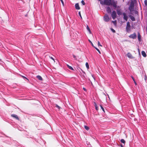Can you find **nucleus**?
<instances>
[{"label":"nucleus","instance_id":"1","mask_svg":"<svg viewBox=\"0 0 147 147\" xmlns=\"http://www.w3.org/2000/svg\"><path fill=\"white\" fill-rule=\"evenodd\" d=\"M134 1L133 0H131V1L130 2L129 4V2H128L127 4V5H129V8L128 9H134V1L136 0H134Z\"/></svg>","mask_w":147,"mask_h":147},{"label":"nucleus","instance_id":"36","mask_svg":"<svg viewBox=\"0 0 147 147\" xmlns=\"http://www.w3.org/2000/svg\"><path fill=\"white\" fill-rule=\"evenodd\" d=\"M22 77L24 78H25L28 80V79L26 77H25L24 76H22Z\"/></svg>","mask_w":147,"mask_h":147},{"label":"nucleus","instance_id":"14","mask_svg":"<svg viewBox=\"0 0 147 147\" xmlns=\"http://www.w3.org/2000/svg\"><path fill=\"white\" fill-rule=\"evenodd\" d=\"M142 55L144 57H146V55L144 51H142Z\"/></svg>","mask_w":147,"mask_h":147},{"label":"nucleus","instance_id":"38","mask_svg":"<svg viewBox=\"0 0 147 147\" xmlns=\"http://www.w3.org/2000/svg\"><path fill=\"white\" fill-rule=\"evenodd\" d=\"M98 1H100V3H102V0H98Z\"/></svg>","mask_w":147,"mask_h":147},{"label":"nucleus","instance_id":"31","mask_svg":"<svg viewBox=\"0 0 147 147\" xmlns=\"http://www.w3.org/2000/svg\"><path fill=\"white\" fill-rule=\"evenodd\" d=\"M49 58L51 59H52L53 60L54 62H55L54 59L52 57L49 56Z\"/></svg>","mask_w":147,"mask_h":147},{"label":"nucleus","instance_id":"8","mask_svg":"<svg viewBox=\"0 0 147 147\" xmlns=\"http://www.w3.org/2000/svg\"><path fill=\"white\" fill-rule=\"evenodd\" d=\"M123 18L126 21H127L128 20V16L125 13H123Z\"/></svg>","mask_w":147,"mask_h":147},{"label":"nucleus","instance_id":"9","mask_svg":"<svg viewBox=\"0 0 147 147\" xmlns=\"http://www.w3.org/2000/svg\"><path fill=\"white\" fill-rule=\"evenodd\" d=\"M11 116L12 117H13V118H15L16 119L18 120H19V117H18L17 115L16 114H12L11 115Z\"/></svg>","mask_w":147,"mask_h":147},{"label":"nucleus","instance_id":"37","mask_svg":"<svg viewBox=\"0 0 147 147\" xmlns=\"http://www.w3.org/2000/svg\"><path fill=\"white\" fill-rule=\"evenodd\" d=\"M63 5H64V2L63 0H60Z\"/></svg>","mask_w":147,"mask_h":147},{"label":"nucleus","instance_id":"39","mask_svg":"<svg viewBox=\"0 0 147 147\" xmlns=\"http://www.w3.org/2000/svg\"><path fill=\"white\" fill-rule=\"evenodd\" d=\"M83 90H84V91H86V89L85 88H83Z\"/></svg>","mask_w":147,"mask_h":147},{"label":"nucleus","instance_id":"11","mask_svg":"<svg viewBox=\"0 0 147 147\" xmlns=\"http://www.w3.org/2000/svg\"><path fill=\"white\" fill-rule=\"evenodd\" d=\"M75 6L76 9H80V7L78 3H76Z\"/></svg>","mask_w":147,"mask_h":147},{"label":"nucleus","instance_id":"32","mask_svg":"<svg viewBox=\"0 0 147 147\" xmlns=\"http://www.w3.org/2000/svg\"><path fill=\"white\" fill-rule=\"evenodd\" d=\"M78 14L81 18H82V16L80 13V11H79L78 12Z\"/></svg>","mask_w":147,"mask_h":147},{"label":"nucleus","instance_id":"20","mask_svg":"<svg viewBox=\"0 0 147 147\" xmlns=\"http://www.w3.org/2000/svg\"><path fill=\"white\" fill-rule=\"evenodd\" d=\"M86 66L87 69H88L89 67V64L88 63L86 62Z\"/></svg>","mask_w":147,"mask_h":147},{"label":"nucleus","instance_id":"25","mask_svg":"<svg viewBox=\"0 0 147 147\" xmlns=\"http://www.w3.org/2000/svg\"><path fill=\"white\" fill-rule=\"evenodd\" d=\"M95 48L98 52L99 54H101L100 51L97 48L95 47Z\"/></svg>","mask_w":147,"mask_h":147},{"label":"nucleus","instance_id":"22","mask_svg":"<svg viewBox=\"0 0 147 147\" xmlns=\"http://www.w3.org/2000/svg\"><path fill=\"white\" fill-rule=\"evenodd\" d=\"M121 143L125 144V140L123 139H121Z\"/></svg>","mask_w":147,"mask_h":147},{"label":"nucleus","instance_id":"12","mask_svg":"<svg viewBox=\"0 0 147 147\" xmlns=\"http://www.w3.org/2000/svg\"><path fill=\"white\" fill-rule=\"evenodd\" d=\"M129 17H130V19L132 21H135V18L133 16L130 15L129 16Z\"/></svg>","mask_w":147,"mask_h":147},{"label":"nucleus","instance_id":"47","mask_svg":"<svg viewBox=\"0 0 147 147\" xmlns=\"http://www.w3.org/2000/svg\"><path fill=\"white\" fill-rule=\"evenodd\" d=\"M92 77L94 79V78L93 76L92 75Z\"/></svg>","mask_w":147,"mask_h":147},{"label":"nucleus","instance_id":"15","mask_svg":"<svg viewBox=\"0 0 147 147\" xmlns=\"http://www.w3.org/2000/svg\"><path fill=\"white\" fill-rule=\"evenodd\" d=\"M121 10H117V12L118 15H120L121 14V12L120 11Z\"/></svg>","mask_w":147,"mask_h":147},{"label":"nucleus","instance_id":"27","mask_svg":"<svg viewBox=\"0 0 147 147\" xmlns=\"http://www.w3.org/2000/svg\"><path fill=\"white\" fill-rule=\"evenodd\" d=\"M55 107L59 109L61 108L57 104L55 105Z\"/></svg>","mask_w":147,"mask_h":147},{"label":"nucleus","instance_id":"6","mask_svg":"<svg viewBox=\"0 0 147 147\" xmlns=\"http://www.w3.org/2000/svg\"><path fill=\"white\" fill-rule=\"evenodd\" d=\"M104 20L106 22H108L110 20V18L107 14H106L104 17Z\"/></svg>","mask_w":147,"mask_h":147},{"label":"nucleus","instance_id":"33","mask_svg":"<svg viewBox=\"0 0 147 147\" xmlns=\"http://www.w3.org/2000/svg\"><path fill=\"white\" fill-rule=\"evenodd\" d=\"M111 30L113 32H115V31L113 28H111Z\"/></svg>","mask_w":147,"mask_h":147},{"label":"nucleus","instance_id":"50","mask_svg":"<svg viewBox=\"0 0 147 147\" xmlns=\"http://www.w3.org/2000/svg\"><path fill=\"white\" fill-rule=\"evenodd\" d=\"M81 69V70L82 71H82V69Z\"/></svg>","mask_w":147,"mask_h":147},{"label":"nucleus","instance_id":"51","mask_svg":"<svg viewBox=\"0 0 147 147\" xmlns=\"http://www.w3.org/2000/svg\"><path fill=\"white\" fill-rule=\"evenodd\" d=\"M1 59H0V61H1Z\"/></svg>","mask_w":147,"mask_h":147},{"label":"nucleus","instance_id":"16","mask_svg":"<svg viewBox=\"0 0 147 147\" xmlns=\"http://www.w3.org/2000/svg\"><path fill=\"white\" fill-rule=\"evenodd\" d=\"M138 39L139 41H140L141 40V35L140 34L139 32H138Z\"/></svg>","mask_w":147,"mask_h":147},{"label":"nucleus","instance_id":"2","mask_svg":"<svg viewBox=\"0 0 147 147\" xmlns=\"http://www.w3.org/2000/svg\"><path fill=\"white\" fill-rule=\"evenodd\" d=\"M117 1L114 0H111V3L110 4L111 6L115 8H116L117 7Z\"/></svg>","mask_w":147,"mask_h":147},{"label":"nucleus","instance_id":"17","mask_svg":"<svg viewBox=\"0 0 147 147\" xmlns=\"http://www.w3.org/2000/svg\"><path fill=\"white\" fill-rule=\"evenodd\" d=\"M67 67L70 69H71V70H74V69H73V67L69 66V65H68V64H67Z\"/></svg>","mask_w":147,"mask_h":147},{"label":"nucleus","instance_id":"26","mask_svg":"<svg viewBox=\"0 0 147 147\" xmlns=\"http://www.w3.org/2000/svg\"><path fill=\"white\" fill-rule=\"evenodd\" d=\"M100 107L102 109V110L103 111L105 112V110L103 107H102V106L101 105H100Z\"/></svg>","mask_w":147,"mask_h":147},{"label":"nucleus","instance_id":"10","mask_svg":"<svg viewBox=\"0 0 147 147\" xmlns=\"http://www.w3.org/2000/svg\"><path fill=\"white\" fill-rule=\"evenodd\" d=\"M127 56L129 58L132 59L133 58V57L131 55V54L129 53H128L127 54Z\"/></svg>","mask_w":147,"mask_h":147},{"label":"nucleus","instance_id":"40","mask_svg":"<svg viewBox=\"0 0 147 147\" xmlns=\"http://www.w3.org/2000/svg\"><path fill=\"white\" fill-rule=\"evenodd\" d=\"M106 9H111L109 7H108Z\"/></svg>","mask_w":147,"mask_h":147},{"label":"nucleus","instance_id":"3","mask_svg":"<svg viewBox=\"0 0 147 147\" xmlns=\"http://www.w3.org/2000/svg\"><path fill=\"white\" fill-rule=\"evenodd\" d=\"M111 3V1L110 0H104L102 3H100L102 4L106 5H110Z\"/></svg>","mask_w":147,"mask_h":147},{"label":"nucleus","instance_id":"18","mask_svg":"<svg viewBox=\"0 0 147 147\" xmlns=\"http://www.w3.org/2000/svg\"><path fill=\"white\" fill-rule=\"evenodd\" d=\"M36 77L38 79L40 80H42V77L40 76H38Z\"/></svg>","mask_w":147,"mask_h":147},{"label":"nucleus","instance_id":"28","mask_svg":"<svg viewBox=\"0 0 147 147\" xmlns=\"http://www.w3.org/2000/svg\"><path fill=\"white\" fill-rule=\"evenodd\" d=\"M81 2L83 5H84L85 4L83 0H82Z\"/></svg>","mask_w":147,"mask_h":147},{"label":"nucleus","instance_id":"7","mask_svg":"<svg viewBox=\"0 0 147 147\" xmlns=\"http://www.w3.org/2000/svg\"><path fill=\"white\" fill-rule=\"evenodd\" d=\"M129 37L130 38H131L132 39H135L137 37L136 34V33L134 32L133 34L130 35L129 36Z\"/></svg>","mask_w":147,"mask_h":147},{"label":"nucleus","instance_id":"13","mask_svg":"<svg viewBox=\"0 0 147 147\" xmlns=\"http://www.w3.org/2000/svg\"><path fill=\"white\" fill-rule=\"evenodd\" d=\"M86 29H87V31L89 32L90 34L91 33V31L90 30V28L88 25H87Z\"/></svg>","mask_w":147,"mask_h":147},{"label":"nucleus","instance_id":"45","mask_svg":"<svg viewBox=\"0 0 147 147\" xmlns=\"http://www.w3.org/2000/svg\"><path fill=\"white\" fill-rule=\"evenodd\" d=\"M130 11H134V10H131V9H130L129 10Z\"/></svg>","mask_w":147,"mask_h":147},{"label":"nucleus","instance_id":"48","mask_svg":"<svg viewBox=\"0 0 147 147\" xmlns=\"http://www.w3.org/2000/svg\"><path fill=\"white\" fill-rule=\"evenodd\" d=\"M94 48L95 47H94H94H93Z\"/></svg>","mask_w":147,"mask_h":147},{"label":"nucleus","instance_id":"29","mask_svg":"<svg viewBox=\"0 0 147 147\" xmlns=\"http://www.w3.org/2000/svg\"><path fill=\"white\" fill-rule=\"evenodd\" d=\"M98 46H101V47L102 46L101 45L99 41H98Z\"/></svg>","mask_w":147,"mask_h":147},{"label":"nucleus","instance_id":"43","mask_svg":"<svg viewBox=\"0 0 147 147\" xmlns=\"http://www.w3.org/2000/svg\"><path fill=\"white\" fill-rule=\"evenodd\" d=\"M73 57L74 58H76V56L74 55H73Z\"/></svg>","mask_w":147,"mask_h":147},{"label":"nucleus","instance_id":"34","mask_svg":"<svg viewBox=\"0 0 147 147\" xmlns=\"http://www.w3.org/2000/svg\"><path fill=\"white\" fill-rule=\"evenodd\" d=\"M131 78L134 82L135 81L134 78L133 76H131Z\"/></svg>","mask_w":147,"mask_h":147},{"label":"nucleus","instance_id":"19","mask_svg":"<svg viewBox=\"0 0 147 147\" xmlns=\"http://www.w3.org/2000/svg\"><path fill=\"white\" fill-rule=\"evenodd\" d=\"M94 106H95L96 109V110H98V107L97 105H96V103L95 102H94Z\"/></svg>","mask_w":147,"mask_h":147},{"label":"nucleus","instance_id":"35","mask_svg":"<svg viewBox=\"0 0 147 147\" xmlns=\"http://www.w3.org/2000/svg\"><path fill=\"white\" fill-rule=\"evenodd\" d=\"M89 42H90V43H91V44H92V46L93 47H94V45H93V44H92V42H91V41L90 40H89Z\"/></svg>","mask_w":147,"mask_h":147},{"label":"nucleus","instance_id":"21","mask_svg":"<svg viewBox=\"0 0 147 147\" xmlns=\"http://www.w3.org/2000/svg\"><path fill=\"white\" fill-rule=\"evenodd\" d=\"M107 12L108 13H111V10H107Z\"/></svg>","mask_w":147,"mask_h":147},{"label":"nucleus","instance_id":"23","mask_svg":"<svg viewBox=\"0 0 147 147\" xmlns=\"http://www.w3.org/2000/svg\"><path fill=\"white\" fill-rule=\"evenodd\" d=\"M112 22L113 23V24L115 26H116V20L112 21Z\"/></svg>","mask_w":147,"mask_h":147},{"label":"nucleus","instance_id":"41","mask_svg":"<svg viewBox=\"0 0 147 147\" xmlns=\"http://www.w3.org/2000/svg\"><path fill=\"white\" fill-rule=\"evenodd\" d=\"M103 94L105 95V96H106V94H105V93H103ZM108 95L107 94V96H108Z\"/></svg>","mask_w":147,"mask_h":147},{"label":"nucleus","instance_id":"24","mask_svg":"<svg viewBox=\"0 0 147 147\" xmlns=\"http://www.w3.org/2000/svg\"><path fill=\"white\" fill-rule=\"evenodd\" d=\"M84 128L86 130H88L89 129L88 127L86 125L84 126Z\"/></svg>","mask_w":147,"mask_h":147},{"label":"nucleus","instance_id":"30","mask_svg":"<svg viewBox=\"0 0 147 147\" xmlns=\"http://www.w3.org/2000/svg\"><path fill=\"white\" fill-rule=\"evenodd\" d=\"M144 3L145 5L147 6V0H145L144 1Z\"/></svg>","mask_w":147,"mask_h":147},{"label":"nucleus","instance_id":"42","mask_svg":"<svg viewBox=\"0 0 147 147\" xmlns=\"http://www.w3.org/2000/svg\"><path fill=\"white\" fill-rule=\"evenodd\" d=\"M134 82V83L135 84V85H137V83H136V81H135Z\"/></svg>","mask_w":147,"mask_h":147},{"label":"nucleus","instance_id":"49","mask_svg":"<svg viewBox=\"0 0 147 147\" xmlns=\"http://www.w3.org/2000/svg\"><path fill=\"white\" fill-rule=\"evenodd\" d=\"M25 16H27V15H26Z\"/></svg>","mask_w":147,"mask_h":147},{"label":"nucleus","instance_id":"46","mask_svg":"<svg viewBox=\"0 0 147 147\" xmlns=\"http://www.w3.org/2000/svg\"><path fill=\"white\" fill-rule=\"evenodd\" d=\"M108 96L109 99H110V97L109 95H108Z\"/></svg>","mask_w":147,"mask_h":147},{"label":"nucleus","instance_id":"5","mask_svg":"<svg viewBox=\"0 0 147 147\" xmlns=\"http://www.w3.org/2000/svg\"><path fill=\"white\" fill-rule=\"evenodd\" d=\"M126 29L127 32H129L130 30V25L129 22H128L127 23Z\"/></svg>","mask_w":147,"mask_h":147},{"label":"nucleus","instance_id":"44","mask_svg":"<svg viewBox=\"0 0 147 147\" xmlns=\"http://www.w3.org/2000/svg\"><path fill=\"white\" fill-rule=\"evenodd\" d=\"M121 147H123V145L122 144H121Z\"/></svg>","mask_w":147,"mask_h":147},{"label":"nucleus","instance_id":"4","mask_svg":"<svg viewBox=\"0 0 147 147\" xmlns=\"http://www.w3.org/2000/svg\"><path fill=\"white\" fill-rule=\"evenodd\" d=\"M111 16L113 19L114 20L116 18L117 14L115 11H113L111 13Z\"/></svg>","mask_w":147,"mask_h":147}]
</instances>
